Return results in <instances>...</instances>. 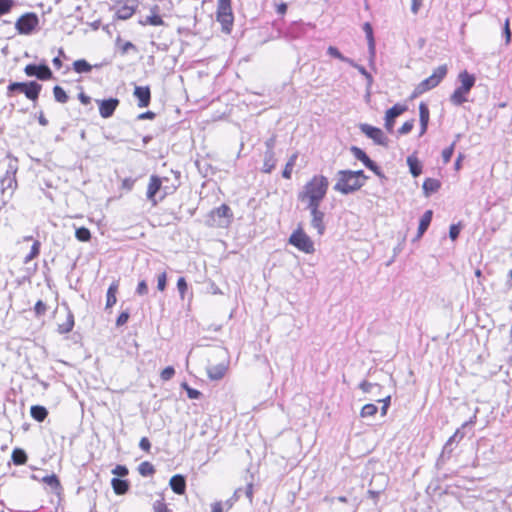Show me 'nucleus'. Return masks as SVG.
<instances>
[{
  "mask_svg": "<svg viewBox=\"0 0 512 512\" xmlns=\"http://www.w3.org/2000/svg\"><path fill=\"white\" fill-rule=\"evenodd\" d=\"M328 186L329 182L325 176H314L304 185L297 198L299 201L306 203V206L320 205L327 193Z\"/></svg>",
  "mask_w": 512,
  "mask_h": 512,
  "instance_id": "f257e3e1",
  "label": "nucleus"
},
{
  "mask_svg": "<svg viewBox=\"0 0 512 512\" xmlns=\"http://www.w3.org/2000/svg\"><path fill=\"white\" fill-rule=\"evenodd\" d=\"M338 180L334 185V190L348 195L364 186V181L356 179L352 174V170H340L337 173Z\"/></svg>",
  "mask_w": 512,
  "mask_h": 512,
  "instance_id": "f03ea898",
  "label": "nucleus"
},
{
  "mask_svg": "<svg viewBox=\"0 0 512 512\" xmlns=\"http://www.w3.org/2000/svg\"><path fill=\"white\" fill-rule=\"evenodd\" d=\"M233 221V212L231 208L222 204L213 209L206 219V225L209 227L227 228Z\"/></svg>",
  "mask_w": 512,
  "mask_h": 512,
  "instance_id": "7ed1b4c3",
  "label": "nucleus"
},
{
  "mask_svg": "<svg viewBox=\"0 0 512 512\" xmlns=\"http://www.w3.org/2000/svg\"><path fill=\"white\" fill-rule=\"evenodd\" d=\"M17 165L10 162L8 169L4 177L0 180L1 194H2V206H5L7 202L12 198L14 191L17 187L16 181Z\"/></svg>",
  "mask_w": 512,
  "mask_h": 512,
  "instance_id": "20e7f679",
  "label": "nucleus"
},
{
  "mask_svg": "<svg viewBox=\"0 0 512 512\" xmlns=\"http://www.w3.org/2000/svg\"><path fill=\"white\" fill-rule=\"evenodd\" d=\"M42 85L36 81L11 82L7 87V95L13 92L23 93L29 100L36 102L41 92Z\"/></svg>",
  "mask_w": 512,
  "mask_h": 512,
  "instance_id": "39448f33",
  "label": "nucleus"
},
{
  "mask_svg": "<svg viewBox=\"0 0 512 512\" xmlns=\"http://www.w3.org/2000/svg\"><path fill=\"white\" fill-rule=\"evenodd\" d=\"M216 19L221 24L222 32L230 34L234 21L231 0H217Z\"/></svg>",
  "mask_w": 512,
  "mask_h": 512,
  "instance_id": "423d86ee",
  "label": "nucleus"
},
{
  "mask_svg": "<svg viewBox=\"0 0 512 512\" xmlns=\"http://www.w3.org/2000/svg\"><path fill=\"white\" fill-rule=\"evenodd\" d=\"M448 72L446 64L438 66L434 72L418 84V92H427L440 84Z\"/></svg>",
  "mask_w": 512,
  "mask_h": 512,
  "instance_id": "0eeeda50",
  "label": "nucleus"
},
{
  "mask_svg": "<svg viewBox=\"0 0 512 512\" xmlns=\"http://www.w3.org/2000/svg\"><path fill=\"white\" fill-rule=\"evenodd\" d=\"M289 243L307 254L313 253L315 250L313 241L301 228L290 235Z\"/></svg>",
  "mask_w": 512,
  "mask_h": 512,
  "instance_id": "6e6552de",
  "label": "nucleus"
},
{
  "mask_svg": "<svg viewBox=\"0 0 512 512\" xmlns=\"http://www.w3.org/2000/svg\"><path fill=\"white\" fill-rule=\"evenodd\" d=\"M359 129L368 138L372 139L375 144L388 147L389 139L380 128L367 123H361L359 124Z\"/></svg>",
  "mask_w": 512,
  "mask_h": 512,
  "instance_id": "1a4fd4ad",
  "label": "nucleus"
},
{
  "mask_svg": "<svg viewBox=\"0 0 512 512\" xmlns=\"http://www.w3.org/2000/svg\"><path fill=\"white\" fill-rule=\"evenodd\" d=\"M39 19L36 13L29 12L22 15L15 23V28L20 34L29 35L36 28Z\"/></svg>",
  "mask_w": 512,
  "mask_h": 512,
  "instance_id": "9d476101",
  "label": "nucleus"
},
{
  "mask_svg": "<svg viewBox=\"0 0 512 512\" xmlns=\"http://www.w3.org/2000/svg\"><path fill=\"white\" fill-rule=\"evenodd\" d=\"M169 179L164 177L160 178L157 175H152L149 180V184L147 187V193L146 197L147 199L152 203V205H157V203L160 201L159 197L157 198V195H161L162 193V182H168Z\"/></svg>",
  "mask_w": 512,
  "mask_h": 512,
  "instance_id": "9b49d317",
  "label": "nucleus"
},
{
  "mask_svg": "<svg viewBox=\"0 0 512 512\" xmlns=\"http://www.w3.org/2000/svg\"><path fill=\"white\" fill-rule=\"evenodd\" d=\"M24 72L28 77H36L42 81L49 80L53 76L51 69L46 64H28L24 68Z\"/></svg>",
  "mask_w": 512,
  "mask_h": 512,
  "instance_id": "f8f14e48",
  "label": "nucleus"
},
{
  "mask_svg": "<svg viewBox=\"0 0 512 512\" xmlns=\"http://www.w3.org/2000/svg\"><path fill=\"white\" fill-rule=\"evenodd\" d=\"M306 208L311 214V226L317 230L319 235H323L325 232V214L319 209L320 205L306 206Z\"/></svg>",
  "mask_w": 512,
  "mask_h": 512,
  "instance_id": "ddd939ff",
  "label": "nucleus"
},
{
  "mask_svg": "<svg viewBox=\"0 0 512 512\" xmlns=\"http://www.w3.org/2000/svg\"><path fill=\"white\" fill-rule=\"evenodd\" d=\"M406 110H407L406 105L395 104L394 106H392L390 109H388L386 111L384 120H385V128L387 129V131H389V132L393 131L395 119L397 117H399L400 115H402Z\"/></svg>",
  "mask_w": 512,
  "mask_h": 512,
  "instance_id": "4468645a",
  "label": "nucleus"
},
{
  "mask_svg": "<svg viewBox=\"0 0 512 512\" xmlns=\"http://www.w3.org/2000/svg\"><path fill=\"white\" fill-rule=\"evenodd\" d=\"M96 102L99 105V113L102 118H110L120 103L119 99L117 98L96 100Z\"/></svg>",
  "mask_w": 512,
  "mask_h": 512,
  "instance_id": "2eb2a0df",
  "label": "nucleus"
},
{
  "mask_svg": "<svg viewBox=\"0 0 512 512\" xmlns=\"http://www.w3.org/2000/svg\"><path fill=\"white\" fill-rule=\"evenodd\" d=\"M133 95L138 100V107L145 108L151 101V91L149 86H135Z\"/></svg>",
  "mask_w": 512,
  "mask_h": 512,
  "instance_id": "dca6fc26",
  "label": "nucleus"
},
{
  "mask_svg": "<svg viewBox=\"0 0 512 512\" xmlns=\"http://www.w3.org/2000/svg\"><path fill=\"white\" fill-rule=\"evenodd\" d=\"M136 10L134 1H129L124 5L120 6L115 13V17L119 20H127L133 16Z\"/></svg>",
  "mask_w": 512,
  "mask_h": 512,
  "instance_id": "f3484780",
  "label": "nucleus"
},
{
  "mask_svg": "<svg viewBox=\"0 0 512 512\" xmlns=\"http://www.w3.org/2000/svg\"><path fill=\"white\" fill-rule=\"evenodd\" d=\"M227 369V364L219 363L217 365L208 366L207 374L211 380H221L225 376Z\"/></svg>",
  "mask_w": 512,
  "mask_h": 512,
  "instance_id": "a211bd4d",
  "label": "nucleus"
},
{
  "mask_svg": "<svg viewBox=\"0 0 512 512\" xmlns=\"http://www.w3.org/2000/svg\"><path fill=\"white\" fill-rule=\"evenodd\" d=\"M169 485L173 492H175L178 495H182L185 493L186 490V480L185 477L181 474H176L171 477L169 481Z\"/></svg>",
  "mask_w": 512,
  "mask_h": 512,
  "instance_id": "6ab92c4d",
  "label": "nucleus"
},
{
  "mask_svg": "<svg viewBox=\"0 0 512 512\" xmlns=\"http://www.w3.org/2000/svg\"><path fill=\"white\" fill-rule=\"evenodd\" d=\"M363 31L366 35V39L368 42V50L371 58L375 57L376 47H375V39L373 34V28L369 22L364 23Z\"/></svg>",
  "mask_w": 512,
  "mask_h": 512,
  "instance_id": "aec40b11",
  "label": "nucleus"
},
{
  "mask_svg": "<svg viewBox=\"0 0 512 512\" xmlns=\"http://www.w3.org/2000/svg\"><path fill=\"white\" fill-rule=\"evenodd\" d=\"M432 216V210H427L424 212L419 222L416 240L420 239L423 236V234L427 231L432 221Z\"/></svg>",
  "mask_w": 512,
  "mask_h": 512,
  "instance_id": "412c9836",
  "label": "nucleus"
},
{
  "mask_svg": "<svg viewBox=\"0 0 512 512\" xmlns=\"http://www.w3.org/2000/svg\"><path fill=\"white\" fill-rule=\"evenodd\" d=\"M469 90H462V87H457L454 92L450 96V102L455 106H461L463 103L467 102V95L469 94Z\"/></svg>",
  "mask_w": 512,
  "mask_h": 512,
  "instance_id": "4be33fe9",
  "label": "nucleus"
},
{
  "mask_svg": "<svg viewBox=\"0 0 512 512\" xmlns=\"http://www.w3.org/2000/svg\"><path fill=\"white\" fill-rule=\"evenodd\" d=\"M111 486L116 495H124L128 492L130 484L127 480L114 477L111 480Z\"/></svg>",
  "mask_w": 512,
  "mask_h": 512,
  "instance_id": "5701e85b",
  "label": "nucleus"
},
{
  "mask_svg": "<svg viewBox=\"0 0 512 512\" xmlns=\"http://www.w3.org/2000/svg\"><path fill=\"white\" fill-rule=\"evenodd\" d=\"M74 324V315L70 309H67L66 319L58 324L57 331L59 334H67L72 331Z\"/></svg>",
  "mask_w": 512,
  "mask_h": 512,
  "instance_id": "b1692460",
  "label": "nucleus"
},
{
  "mask_svg": "<svg viewBox=\"0 0 512 512\" xmlns=\"http://www.w3.org/2000/svg\"><path fill=\"white\" fill-rule=\"evenodd\" d=\"M458 80L461 83L462 90H469L473 88L476 82V78L473 74L468 73L466 70L462 71L458 75Z\"/></svg>",
  "mask_w": 512,
  "mask_h": 512,
  "instance_id": "393cba45",
  "label": "nucleus"
},
{
  "mask_svg": "<svg viewBox=\"0 0 512 512\" xmlns=\"http://www.w3.org/2000/svg\"><path fill=\"white\" fill-rule=\"evenodd\" d=\"M440 187V181L434 178H426L422 185L423 192L426 197L430 196L432 193L437 192Z\"/></svg>",
  "mask_w": 512,
  "mask_h": 512,
  "instance_id": "a878e982",
  "label": "nucleus"
},
{
  "mask_svg": "<svg viewBox=\"0 0 512 512\" xmlns=\"http://www.w3.org/2000/svg\"><path fill=\"white\" fill-rule=\"evenodd\" d=\"M276 166V158L273 150H266L264 153V163L262 171L264 173H271Z\"/></svg>",
  "mask_w": 512,
  "mask_h": 512,
  "instance_id": "bb28decb",
  "label": "nucleus"
},
{
  "mask_svg": "<svg viewBox=\"0 0 512 512\" xmlns=\"http://www.w3.org/2000/svg\"><path fill=\"white\" fill-rule=\"evenodd\" d=\"M118 282L114 281L110 284L108 290H107V294H106V306L105 308L106 309H109L111 308L113 305L116 304L117 302V298H116V293L118 291Z\"/></svg>",
  "mask_w": 512,
  "mask_h": 512,
  "instance_id": "cd10ccee",
  "label": "nucleus"
},
{
  "mask_svg": "<svg viewBox=\"0 0 512 512\" xmlns=\"http://www.w3.org/2000/svg\"><path fill=\"white\" fill-rule=\"evenodd\" d=\"M30 415L37 422H43L48 416V410L42 405H33L30 408Z\"/></svg>",
  "mask_w": 512,
  "mask_h": 512,
  "instance_id": "c85d7f7f",
  "label": "nucleus"
},
{
  "mask_svg": "<svg viewBox=\"0 0 512 512\" xmlns=\"http://www.w3.org/2000/svg\"><path fill=\"white\" fill-rule=\"evenodd\" d=\"M42 481L45 484H47L53 492H55L57 494H59L60 491L62 490L60 481L55 474L46 475L45 477L42 478Z\"/></svg>",
  "mask_w": 512,
  "mask_h": 512,
  "instance_id": "c756f323",
  "label": "nucleus"
},
{
  "mask_svg": "<svg viewBox=\"0 0 512 512\" xmlns=\"http://www.w3.org/2000/svg\"><path fill=\"white\" fill-rule=\"evenodd\" d=\"M407 164L413 177H418L422 173V165L416 157L408 156Z\"/></svg>",
  "mask_w": 512,
  "mask_h": 512,
  "instance_id": "7c9ffc66",
  "label": "nucleus"
},
{
  "mask_svg": "<svg viewBox=\"0 0 512 512\" xmlns=\"http://www.w3.org/2000/svg\"><path fill=\"white\" fill-rule=\"evenodd\" d=\"M11 459L15 465H24L27 462L28 457L23 449L15 448L12 451Z\"/></svg>",
  "mask_w": 512,
  "mask_h": 512,
  "instance_id": "2f4dec72",
  "label": "nucleus"
},
{
  "mask_svg": "<svg viewBox=\"0 0 512 512\" xmlns=\"http://www.w3.org/2000/svg\"><path fill=\"white\" fill-rule=\"evenodd\" d=\"M350 152L357 160L361 161L364 164V166H366L371 161L369 156L361 148L357 146H351Z\"/></svg>",
  "mask_w": 512,
  "mask_h": 512,
  "instance_id": "473e14b6",
  "label": "nucleus"
},
{
  "mask_svg": "<svg viewBox=\"0 0 512 512\" xmlns=\"http://www.w3.org/2000/svg\"><path fill=\"white\" fill-rule=\"evenodd\" d=\"M327 53L334 57V58H337L339 59L340 61L342 62H345V63H348L349 65H354V60L344 56L339 50L338 48L334 47V46H329L328 49H327Z\"/></svg>",
  "mask_w": 512,
  "mask_h": 512,
  "instance_id": "72a5a7b5",
  "label": "nucleus"
},
{
  "mask_svg": "<svg viewBox=\"0 0 512 512\" xmlns=\"http://www.w3.org/2000/svg\"><path fill=\"white\" fill-rule=\"evenodd\" d=\"M138 472L143 477H149L155 473V468L150 462L144 461L139 464Z\"/></svg>",
  "mask_w": 512,
  "mask_h": 512,
  "instance_id": "f704fd0d",
  "label": "nucleus"
},
{
  "mask_svg": "<svg viewBox=\"0 0 512 512\" xmlns=\"http://www.w3.org/2000/svg\"><path fill=\"white\" fill-rule=\"evenodd\" d=\"M73 69L77 73H88L92 70V66L85 59H79L74 61Z\"/></svg>",
  "mask_w": 512,
  "mask_h": 512,
  "instance_id": "c9c22d12",
  "label": "nucleus"
},
{
  "mask_svg": "<svg viewBox=\"0 0 512 512\" xmlns=\"http://www.w3.org/2000/svg\"><path fill=\"white\" fill-rule=\"evenodd\" d=\"M159 496L160 498L155 500L152 505L153 512H172V510L168 508L165 502L164 495L160 494Z\"/></svg>",
  "mask_w": 512,
  "mask_h": 512,
  "instance_id": "e433bc0d",
  "label": "nucleus"
},
{
  "mask_svg": "<svg viewBox=\"0 0 512 512\" xmlns=\"http://www.w3.org/2000/svg\"><path fill=\"white\" fill-rule=\"evenodd\" d=\"M53 94H54L55 100L59 103L64 104L69 100L67 93L61 86H58V85L54 86Z\"/></svg>",
  "mask_w": 512,
  "mask_h": 512,
  "instance_id": "4c0bfd02",
  "label": "nucleus"
},
{
  "mask_svg": "<svg viewBox=\"0 0 512 512\" xmlns=\"http://www.w3.org/2000/svg\"><path fill=\"white\" fill-rule=\"evenodd\" d=\"M429 116H430V112H429V108H428L427 104L424 103V102H421L419 104L420 124H428L429 123Z\"/></svg>",
  "mask_w": 512,
  "mask_h": 512,
  "instance_id": "58836bf2",
  "label": "nucleus"
},
{
  "mask_svg": "<svg viewBox=\"0 0 512 512\" xmlns=\"http://www.w3.org/2000/svg\"><path fill=\"white\" fill-rule=\"evenodd\" d=\"M75 237L81 242H88L91 239V232L86 227H79L75 231Z\"/></svg>",
  "mask_w": 512,
  "mask_h": 512,
  "instance_id": "ea45409f",
  "label": "nucleus"
},
{
  "mask_svg": "<svg viewBox=\"0 0 512 512\" xmlns=\"http://www.w3.org/2000/svg\"><path fill=\"white\" fill-rule=\"evenodd\" d=\"M378 411V408L375 404L369 403L362 407L360 415L363 418L366 417H372L374 416Z\"/></svg>",
  "mask_w": 512,
  "mask_h": 512,
  "instance_id": "a19ab883",
  "label": "nucleus"
},
{
  "mask_svg": "<svg viewBox=\"0 0 512 512\" xmlns=\"http://www.w3.org/2000/svg\"><path fill=\"white\" fill-rule=\"evenodd\" d=\"M40 253V242L35 241L31 247L30 253L24 258V264L29 263L32 259L37 257Z\"/></svg>",
  "mask_w": 512,
  "mask_h": 512,
  "instance_id": "79ce46f5",
  "label": "nucleus"
},
{
  "mask_svg": "<svg viewBox=\"0 0 512 512\" xmlns=\"http://www.w3.org/2000/svg\"><path fill=\"white\" fill-rule=\"evenodd\" d=\"M141 24H143V25L149 24V25H152V26H160V25L164 24V21L161 18V16H159L157 14H153V15L147 16L146 20L144 22H141Z\"/></svg>",
  "mask_w": 512,
  "mask_h": 512,
  "instance_id": "37998d69",
  "label": "nucleus"
},
{
  "mask_svg": "<svg viewBox=\"0 0 512 512\" xmlns=\"http://www.w3.org/2000/svg\"><path fill=\"white\" fill-rule=\"evenodd\" d=\"M165 182H162V193L159 196V200H163L167 195H170L174 193L178 187L179 184H164Z\"/></svg>",
  "mask_w": 512,
  "mask_h": 512,
  "instance_id": "c03bdc74",
  "label": "nucleus"
},
{
  "mask_svg": "<svg viewBox=\"0 0 512 512\" xmlns=\"http://www.w3.org/2000/svg\"><path fill=\"white\" fill-rule=\"evenodd\" d=\"M352 67L356 68L359 73L364 76L367 80V86L370 87L373 83V77L372 75L366 70L364 66H361L354 62V65H351Z\"/></svg>",
  "mask_w": 512,
  "mask_h": 512,
  "instance_id": "a18cd8bd",
  "label": "nucleus"
},
{
  "mask_svg": "<svg viewBox=\"0 0 512 512\" xmlns=\"http://www.w3.org/2000/svg\"><path fill=\"white\" fill-rule=\"evenodd\" d=\"M455 145H456V141H453L449 147L445 148L442 151V160H443L444 164H447L448 162H450L452 155L454 153Z\"/></svg>",
  "mask_w": 512,
  "mask_h": 512,
  "instance_id": "49530a36",
  "label": "nucleus"
},
{
  "mask_svg": "<svg viewBox=\"0 0 512 512\" xmlns=\"http://www.w3.org/2000/svg\"><path fill=\"white\" fill-rule=\"evenodd\" d=\"M14 5V0H0V17L9 13Z\"/></svg>",
  "mask_w": 512,
  "mask_h": 512,
  "instance_id": "de8ad7c7",
  "label": "nucleus"
},
{
  "mask_svg": "<svg viewBox=\"0 0 512 512\" xmlns=\"http://www.w3.org/2000/svg\"><path fill=\"white\" fill-rule=\"evenodd\" d=\"M365 167L374 172L378 177L383 179L386 178L381 168L373 160H371Z\"/></svg>",
  "mask_w": 512,
  "mask_h": 512,
  "instance_id": "09e8293b",
  "label": "nucleus"
},
{
  "mask_svg": "<svg viewBox=\"0 0 512 512\" xmlns=\"http://www.w3.org/2000/svg\"><path fill=\"white\" fill-rule=\"evenodd\" d=\"M414 127V119L408 120L403 123V125L398 129V133L401 135L408 134L412 131Z\"/></svg>",
  "mask_w": 512,
  "mask_h": 512,
  "instance_id": "8fccbe9b",
  "label": "nucleus"
},
{
  "mask_svg": "<svg viewBox=\"0 0 512 512\" xmlns=\"http://www.w3.org/2000/svg\"><path fill=\"white\" fill-rule=\"evenodd\" d=\"M128 473L129 470L125 465H116L112 470V474L116 475L118 478L125 477Z\"/></svg>",
  "mask_w": 512,
  "mask_h": 512,
  "instance_id": "3c124183",
  "label": "nucleus"
},
{
  "mask_svg": "<svg viewBox=\"0 0 512 512\" xmlns=\"http://www.w3.org/2000/svg\"><path fill=\"white\" fill-rule=\"evenodd\" d=\"M46 311L47 305L42 300H38L34 306V312L36 316H42L46 313Z\"/></svg>",
  "mask_w": 512,
  "mask_h": 512,
  "instance_id": "603ef678",
  "label": "nucleus"
},
{
  "mask_svg": "<svg viewBox=\"0 0 512 512\" xmlns=\"http://www.w3.org/2000/svg\"><path fill=\"white\" fill-rule=\"evenodd\" d=\"M175 374V369L172 366H168L164 368L160 374V377L163 381L170 380Z\"/></svg>",
  "mask_w": 512,
  "mask_h": 512,
  "instance_id": "864d4df0",
  "label": "nucleus"
},
{
  "mask_svg": "<svg viewBox=\"0 0 512 512\" xmlns=\"http://www.w3.org/2000/svg\"><path fill=\"white\" fill-rule=\"evenodd\" d=\"M461 231V225L459 224H452L449 229V237L452 241H455L460 234Z\"/></svg>",
  "mask_w": 512,
  "mask_h": 512,
  "instance_id": "5fc2aeb1",
  "label": "nucleus"
},
{
  "mask_svg": "<svg viewBox=\"0 0 512 512\" xmlns=\"http://www.w3.org/2000/svg\"><path fill=\"white\" fill-rule=\"evenodd\" d=\"M129 317H130V313L128 310L121 312L120 315L116 319V326L121 327V326L125 325L127 323V321L129 320Z\"/></svg>",
  "mask_w": 512,
  "mask_h": 512,
  "instance_id": "6e6d98bb",
  "label": "nucleus"
},
{
  "mask_svg": "<svg viewBox=\"0 0 512 512\" xmlns=\"http://www.w3.org/2000/svg\"><path fill=\"white\" fill-rule=\"evenodd\" d=\"M187 287H188V285H187V282H186L185 278L184 277H180L178 279V281H177V289H178V291H179V293H180L182 298L184 297V294H185V292L187 290Z\"/></svg>",
  "mask_w": 512,
  "mask_h": 512,
  "instance_id": "4d7b16f0",
  "label": "nucleus"
},
{
  "mask_svg": "<svg viewBox=\"0 0 512 512\" xmlns=\"http://www.w3.org/2000/svg\"><path fill=\"white\" fill-rule=\"evenodd\" d=\"M147 293H148V285L145 280H141L137 285L136 294L143 296V295H146Z\"/></svg>",
  "mask_w": 512,
  "mask_h": 512,
  "instance_id": "13d9d810",
  "label": "nucleus"
},
{
  "mask_svg": "<svg viewBox=\"0 0 512 512\" xmlns=\"http://www.w3.org/2000/svg\"><path fill=\"white\" fill-rule=\"evenodd\" d=\"M166 283H167L166 273L163 272L160 275H158V278H157V288H158V290L164 291L165 288H166Z\"/></svg>",
  "mask_w": 512,
  "mask_h": 512,
  "instance_id": "bf43d9fd",
  "label": "nucleus"
},
{
  "mask_svg": "<svg viewBox=\"0 0 512 512\" xmlns=\"http://www.w3.org/2000/svg\"><path fill=\"white\" fill-rule=\"evenodd\" d=\"M140 449L144 450L145 452H150L151 449V443L147 437H142L139 442Z\"/></svg>",
  "mask_w": 512,
  "mask_h": 512,
  "instance_id": "052dcab7",
  "label": "nucleus"
},
{
  "mask_svg": "<svg viewBox=\"0 0 512 512\" xmlns=\"http://www.w3.org/2000/svg\"><path fill=\"white\" fill-rule=\"evenodd\" d=\"M503 35L505 37L506 44H509L511 41V30L509 27V20L506 19L504 29H503Z\"/></svg>",
  "mask_w": 512,
  "mask_h": 512,
  "instance_id": "680f3d73",
  "label": "nucleus"
},
{
  "mask_svg": "<svg viewBox=\"0 0 512 512\" xmlns=\"http://www.w3.org/2000/svg\"><path fill=\"white\" fill-rule=\"evenodd\" d=\"M374 386H377L376 384H373V383H370L368 381H362L360 384H359V388L364 392V393H370L371 392V389L374 387Z\"/></svg>",
  "mask_w": 512,
  "mask_h": 512,
  "instance_id": "e2e57ef3",
  "label": "nucleus"
},
{
  "mask_svg": "<svg viewBox=\"0 0 512 512\" xmlns=\"http://www.w3.org/2000/svg\"><path fill=\"white\" fill-rule=\"evenodd\" d=\"M187 396L189 399H199L202 396V393L197 389L190 388L187 389Z\"/></svg>",
  "mask_w": 512,
  "mask_h": 512,
  "instance_id": "0e129e2a",
  "label": "nucleus"
},
{
  "mask_svg": "<svg viewBox=\"0 0 512 512\" xmlns=\"http://www.w3.org/2000/svg\"><path fill=\"white\" fill-rule=\"evenodd\" d=\"M453 451V446L450 444V443H445L444 447H443V450H442V454H441V457L444 458V457H450L451 453Z\"/></svg>",
  "mask_w": 512,
  "mask_h": 512,
  "instance_id": "69168bd1",
  "label": "nucleus"
},
{
  "mask_svg": "<svg viewBox=\"0 0 512 512\" xmlns=\"http://www.w3.org/2000/svg\"><path fill=\"white\" fill-rule=\"evenodd\" d=\"M155 116H156V114H155L154 112H152V111H146V112H143V113L139 114V115L137 116V119H139V120H145V119H150V120H152V119H154V118H155Z\"/></svg>",
  "mask_w": 512,
  "mask_h": 512,
  "instance_id": "338daca9",
  "label": "nucleus"
},
{
  "mask_svg": "<svg viewBox=\"0 0 512 512\" xmlns=\"http://www.w3.org/2000/svg\"><path fill=\"white\" fill-rule=\"evenodd\" d=\"M423 0H412L411 11L413 14H417L422 6Z\"/></svg>",
  "mask_w": 512,
  "mask_h": 512,
  "instance_id": "774afa93",
  "label": "nucleus"
}]
</instances>
